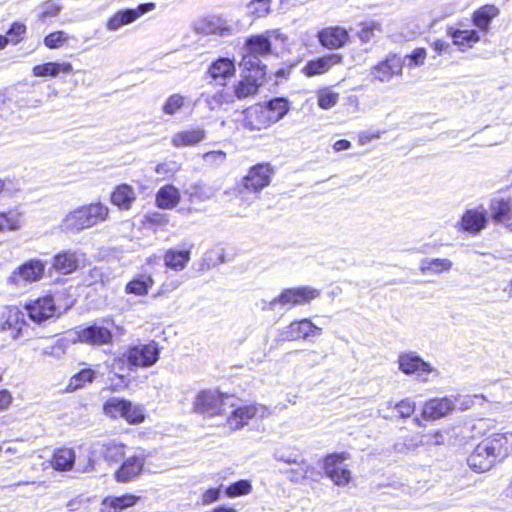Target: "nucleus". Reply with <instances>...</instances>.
I'll list each match as a JSON object with an SVG mask.
<instances>
[{
    "mask_svg": "<svg viewBox=\"0 0 512 512\" xmlns=\"http://www.w3.org/2000/svg\"><path fill=\"white\" fill-rule=\"evenodd\" d=\"M453 262L447 258H424L420 262L419 270L422 274H441L449 272Z\"/></svg>",
    "mask_w": 512,
    "mask_h": 512,
    "instance_id": "obj_29",
    "label": "nucleus"
},
{
    "mask_svg": "<svg viewBox=\"0 0 512 512\" xmlns=\"http://www.w3.org/2000/svg\"><path fill=\"white\" fill-rule=\"evenodd\" d=\"M159 347L155 341L130 347L123 355L134 367H150L159 359Z\"/></svg>",
    "mask_w": 512,
    "mask_h": 512,
    "instance_id": "obj_9",
    "label": "nucleus"
},
{
    "mask_svg": "<svg viewBox=\"0 0 512 512\" xmlns=\"http://www.w3.org/2000/svg\"><path fill=\"white\" fill-rule=\"evenodd\" d=\"M135 199L134 189L127 184L119 185L111 195L112 203L123 210H128Z\"/></svg>",
    "mask_w": 512,
    "mask_h": 512,
    "instance_id": "obj_30",
    "label": "nucleus"
},
{
    "mask_svg": "<svg viewBox=\"0 0 512 512\" xmlns=\"http://www.w3.org/2000/svg\"><path fill=\"white\" fill-rule=\"evenodd\" d=\"M499 14V9L495 5H484L476 10L473 14V24L481 29L488 28L492 19Z\"/></svg>",
    "mask_w": 512,
    "mask_h": 512,
    "instance_id": "obj_35",
    "label": "nucleus"
},
{
    "mask_svg": "<svg viewBox=\"0 0 512 512\" xmlns=\"http://www.w3.org/2000/svg\"><path fill=\"white\" fill-rule=\"evenodd\" d=\"M178 170H179V165L175 161L160 163L155 168V171L157 174L165 175V176L173 175Z\"/></svg>",
    "mask_w": 512,
    "mask_h": 512,
    "instance_id": "obj_55",
    "label": "nucleus"
},
{
    "mask_svg": "<svg viewBox=\"0 0 512 512\" xmlns=\"http://www.w3.org/2000/svg\"><path fill=\"white\" fill-rule=\"evenodd\" d=\"M146 459L147 454L144 451L126 458L114 473L116 481L126 483L139 477L143 471Z\"/></svg>",
    "mask_w": 512,
    "mask_h": 512,
    "instance_id": "obj_13",
    "label": "nucleus"
},
{
    "mask_svg": "<svg viewBox=\"0 0 512 512\" xmlns=\"http://www.w3.org/2000/svg\"><path fill=\"white\" fill-rule=\"evenodd\" d=\"M25 30H26V27H25L24 24L15 22V23L12 24L11 28L7 32H9V33H12V32H25Z\"/></svg>",
    "mask_w": 512,
    "mask_h": 512,
    "instance_id": "obj_64",
    "label": "nucleus"
},
{
    "mask_svg": "<svg viewBox=\"0 0 512 512\" xmlns=\"http://www.w3.org/2000/svg\"><path fill=\"white\" fill-rule=\"evenodd\" d=\"M155 8L154 3L140 4L134 9H123L116 12L107 21V29L118 30L124 25H128L136 21L139 17Z\"/></svg>",
    "mask_w": 512,
    "mask_h": 512,
    "instance_id": "obj_17",
    "label": "nucleus"
},
{
    "mask_svg": "<svg viewBox=\"0 0 512 512\" xmlns=\"http://www.w3.org/2000/svg\"><path fill=\"white\" fill-rule=\"evenodd\" d=\"M78 263L76 253L65 251L54 257L53 267L63 274H69L77 269Z\"/></svg>",
    "mask_w": 512,
    "mask_h": 512,
    "instance_id": "obj_33",
    "label": "nucleus"
},
{
    "mask_svg": "<svg viewBox=\"0 0 512 512\" xmlns=\"http://www.w3.org/2000/svg\"><path fill=\"white\" fill-rule=\"evenodd\" d=\"M22 214L17 210L0 212V232L18 230L21 226Z\"/></svg>",
    "mask_w": 512,
    "mask_h": 512,
    "instance_id": "obj_41",
    "label": "nucleus"
},
{
    "mask_svg": "<svg viewBox=\"0 0 512 512\" xmlns=\"http://www.w3.org/2000/svg\"><path fill=\"white\" fill-rule=\"evenodd\" d=\"M240 66L243 68L242 74L244 75H255L256 71L259 69L262 72V79L266 74V66L261 64L257 55H254L248 51L243 55Z\"/></svg>",
    "mask_w": 512,
    "mask_h": 512,
    "instance_id": "obj_40",
    "label": "nucleus"
},
{
    "mask_svg": "<svg viewBox=\"0 0 512 512\" xmlns=\"http://www.w3.org/2000/svg\"><path fill=\"white\" fill-rule=\"evenodd\" d=\"M234 72V63L228 58H220L216 60L208 69V74L212 80L216 85L220 86H224L226 81L234 75Z\"/></svg>",
    "mask_w": 512,
    "mask_h": 512,
    "instance_id": "obj_25",
    "label": "nucleus"
},
{
    "mask_svg": "<svg viewBox=\"0 0 512 512\" xmlns=\"http://www.w3.org/2000/svg\"><path fill=\"white\" fill-rule=\"evenodd\" d=\"M398 367L406 375L416 374L421 382H429L439 376V371L424 361L415 352L402 353L398 357Z\"/></svg>",
    "mask_w": 512,
    "mask_h": 512,
    "instance_id": "obj_6",
    "label": "nucleus"
},
{
    "mask_svg": "<svg viewBox=\"0 0 512 512\" xmlns=\"http://www.w3.org/2000/svg\"><path fill=\"white\" fill-rule=\"evenodd\" d=\"M374 30H380V24L374 21L363 23L361 32H373Z\"/></svg>",
    "mask_w": 512,
    "mask_h": 512,
    "instance_id": "obj_61",
    "label": "nucleus"
},
{
    "mask_svg": "<svg viewBox=\"0 0 512 512\" xmlns=\"http://www.w3.org/2000/svg\"><path fill=\"white\" fill-rule=\"evenodd\" d=\"M263 108L268 112L272 124L282 119L289 110L288 102L284 98L272 99Z\"/></svg>",
    "mask_w": 512,
    "mask_h": 512,
    "instance_id": "obj_38",
    "label": "nucleus"
},
{
    "mask_svg": "<svg viewBox=\"0 0 512 512\" xmlns=\"http://www.w3.org/2000/svg\"><path fill=\"white\" fill-rule=\"evenodd\" d=\"M452 43H448L445 41H436L434 42V50L440 55L443 53H451L453 47H457L460 51H466L469 48H472L475 43H477L480 38L478 34H449Z\"/></svg>",
    "mask_w": 512,
    "mask_h": 512,
    "instance_id": "obj_20",
    "label": "nucleus"
},
{
    "mask_svg": "<svg viewBox=\"0 0 512 512\" xmlns=\"http://www.w3.org/2000/svg\"><path fill=\"white\" fill-rule=\"evenodd\" d=\"M262 72L258 69L255 75H241V80L234 86V93L238 99L254 96L262 85Z\"/></svg>",
    "mask_w": 512,
    "mask_h": 512,
    "instance_id": "obj_23",
    "label": "nucleus"
},
{
    "mask_svg": "<svg viewBox=\"0 0 512 512\" xmlns=\"http://www.w3.org/2000/svg\"><path fill=\"white\" fill-rule=\"evenodd\" d=\"M342 60L341 55L331 54L311 60L302 68V72L307 77H313L326 73L333 65L340 63Z\"/></svg>",
    "mask_w": 512,
    "mask_h": 512,
    "instance_id": "obj_26",
    "label": "nucleus"
},
{
    "mask_svg": "<svg viewBox=\"0 0 512 512\" xmlns=\"http://www.w3.org/2000/svg\"><path fill=\"white\" fill-rule=\"evenodd\" d=\"M461 228L471 234H478L487 224V213L483 208L467 210L461 218Z\"/></svg>",
    "mask_w": 512,
    "mask_h": 512,
    "instance_id": "obj_24",
    "label": "nucleus"
},
{
    "mask_svg": "<svg viewBox=\"0 0 512 512\" xmlns=\"http://www.w3.org/2000/svg\"><path fill=\"white\" fill-rule=\"evenodd\" d=\"M317 37L329 49L340 48L349 41V34H317Z\"/></svg>",
    "mask_w": 512,
    "mask_h": 512,
    "instance_id": "obj_45",
    "label": "nucleus"
},
{
    "mask_svg": "<svg viewBox=\"0 0 512 512\" xmlns=\"http://www.w3.org/2000/svg\"><path fill=\"white\" fill-rule=\"evenodd\" d=\"M71 40H75L74 34H47L44 43L50 49H57L71 44Z\"/></svg>",
    "mask_w": 512,
    "mask_h": 512,
    "instance_id": "obj_48",
    "label": "nucleus"
},
{
    "mask_svg": "<svg viewBox=\"0 0 512 512\" xmlns=\"http://www.w3.org/2000/svg\"><path fill=\"white\" fill-rule=\"evenodd\" d=\"M12 395L7 390H1L0 391V411L6 410L11 402H12Z\"/></svg>",
    "mask_w": 512,
    "mask_h": 512,
    "instance_id": "obj_60",
    "label": "nucleus"
},
{
    "mask_svg": "<svg viewBox=\"0 0 512 512\" xmlns=\"http://www.w3.org/2000/svg\"><path fill=\"white\" fill-rule=\"evenodd\" d=\"M216 194V189L212 186L196 183L190 187L189 197L190 200H197L198 202H205L211 199Z\"/></svg>",
    "mask_w": 512,
    "mask_h": 512,
    "instance_id": "obj_42",
    "label": "nucleus"
},
{
    "mask_svg": "<svg viewBox=\"0 0 512 512\" xmlns=\"http://www.w3.org/2000/svg\"><path fill=\"white\" fill-rule=\"evenodd\" d=\"M512 451V432L494 433L483 439L469 455L467 462L476 472H486Z\"/></svg>",
    "mask_w": 512,
    "mask_h": 512,
    "instance_id": "obj_1",
    "label": "nucleus"
},
{
    "mask_svg": "<svg viewBox=\"0 0 512 512\" xmlns=\"http://www.w3.org/2000/svg\"><path fill=\"white\" fill-rule=\"evenodd\" d=\"M350 146H351V143L348 140L341 139L334 143L333 148L336 151H343V150L350 148Z\"/></svg>",
    "mask_w": 512,
    "mask_h": 512,
    "instance_id": "obj_62",
    "label": "nucleus"
},
{
    "mask_svg": "<svg viewBox=\"0 0 512 512\" xmlns=\"http://www.w3.org/2000/svg\"><path fill=\"white\" fill-rule=\"evenodd\" d=\"M455 407L456 403L451 398H434L424 404L422 416L425 419H440L451 413Z\"/></svg>",
    "mask_w": 512,
    "mask_h": 512,
    "instance_id": "obj_21",
    "label": "nucleus"
},
{
    "mask_svg": "<svg viewBox=\"0 0 512 512\" xmlns=\"http://www.w3.org/2000/svg\"><path fill=\"white\" fill-rule=\"evenodd\" d=\"M125 456V445L114 440L96 441L90 446V452L86 464L80 460L76 463V470L82 473L95 471V464L103 459L108 463H117Z\"/></svg>",
    "mask_w": 512,
    "mask_h": 512,
    "instance_id": "obj_3",
    "label": "nucleus"
},
{
    "mask_svg": "<svg viewBox=\"0 0 512 512\" xmlns=\"http://www.w3.org/2000/svg\"><path fill=\"white\" fill-rule=\"evenodd\" d=\"M109 209L101 202L83 205L70 211L62 220L61 227L69 233H79L108 218Z\"/></svg>",
    "mask_w": 512,
    "mask_h": 512,
    "instance_id": "obj_2",
    "label": "nucleus"
},
{
    "mask_svg": "<svg viewBox=\"0 0 512 512\" xmlns=\"http://www.w3.org/2000/svg\"><path fill=\"white\" fill-rule=\"evenodd\" d=\"M109 325H113L110 321L95 322L94 324L81 328L77 331L80 342L89 345H106L112 342V331Z\"/></svg>",
    "mask_w": 512,
    "mask_h": 512,
    "instance_id": "obj_11",
    "label": "nucleus"
},
{
    "mask_svg": "<svg viewBox=\"0 0 512 512\" xmlns=\"http://www.w3.org/2000/svg\"><path fill=\"white\" fill-rule=\"evenodd\" d=\"M72 70V65L67 62H47L34 66L32 74L35 77H57L60 73L69 74Z\"/></svg>",
    "mask_w": 512,
    "mask_h": 512,
    "instance_id": "obj_27",
    "label": "nucleus"
},
{
    "mask_svg": "<svg viewBox=\"0 0 512 512\" xmlns=\"http://www.w3.org/2000/svg\"><path fill=\"white\" fill-rule=\"evenodd\" d=\"M75 452L71 448H60L55 451L52 460V466L58 471L70 470L75 464Z\"/></svg>",
    "mask_w": 512,
    "mask_h": 512,
    "instance_id": "obj_34",
    "label": "nucleus"
},
{
    "mask_svg": "<svg viewBox=\"0 0 512 512\" xmlns=\"http://www.w3.org/2000/svg\"><path fill=\"white\" fill-rule=\"evenodd\" d=\"M190 260V251H176L170 249L164 256V262L166 267L175 271L183 270Z\"/></svg>",
    "mask_w": 512,
    "mask_h": 512,
    "instance_id": "obj_37",
    "label": "nucleus"
},
{
    "mask_svg": "<svg viewBox=\"0 0 512 512\" xmlns=\"http://www.w3.org/2000/svg\"><path fill=\"white\" fill-rule=\"evenodd\" d=\"M267 414L268 410L263 405L238 407L230 412L227 423L232 430H239L248 424L250 419L264 418Z\"/></svg>",
    "mask_w": 512,
    "mask_h": 512,
    "instance_id": "obj_15",
    "label": "nucleus"
},
{
    "mask_svg": "<svg viewBox=\"0 0 512 512\" xmlns=\"http://www.w3.org/2000/svg\"><path fill=\"white\" fill-rule=\"evenodd\" d=\"M59 10H60V7L56 3L49 1L42 6V10L39 14V18L44 21L49 17L56 16L58 14Z\"/></svg>",
    "mask_w": 512,
    "mask_h": 512,
    "instance_id": "obj_56",
    "label": "nucleus"
},
{
    "mask_svg": "<svg viewBox=\"0 0 512 512\" xmlns=\"http://www.w3.org/2000/svg\"><path fill=\"white\" fill-rule=\"evenodd\" d=\"M44 272V265L38 260H31L14 271L9 280L16 286H25L39 280Z\"/></svg>",
    "mask_w": 512,
    "mask_h": 512,
    "instance_id": "obj_19",
    "label": "nucleus"
},
{
    "mask_svg": "<svg viewBox=\"0 0 512 512\" xmlns=\"http://www.w3.org/2000/svg\"><path fill=\"white\" fill-rule=\"evenodd\" d=\"M402 70L403 63H401V58L392 55L373 66L370 70V76L372 81L386 83L389 82L394 75H401Z\"/></svg>",
    "mask_w": 512,
    "mask_h": 512,
    "instance_id": "obj_18",
    "label": "nucleus"
},
{
    "mask_svg": "<svg viewBox=\"0 0 512 512\" xmlns=\"http://www.w3.org/2000/svg\"><path fill=\"white\" fill-rule=\"evenodd\" d=\"M180 200L178 189L172 185H166L159 189L156 195L158 207L162 209H171L175 207Z\"/></svg>",
    "mask_w": 512,
    "mask_h": 512,
    "instance_id": "obj_32",
    "label": "nucleus"
},
{
    "mask_svg": "<svg viewBox=\"0 0 512 512\" xmlns=\"http://www.w3.org/2000/svg\"><path fill=\"white\" fill-rule=\"evenodd\" d=\"M185 98L180 94L171 95L163 105L162 111L167 115H174L184 105Z\"/></svg>",
    "mask_w": 512,
    "mask_h": 512,
    "instance_id": "obj_54",
    "label": "nucleus"
},
{
    "mask_svg": "<svg viewBox=\"0 0 512 512\" xmlns=\"http://www.w3.org/2000/svg\"><path fill=\"white\" fill-rule=\"evenodd\" d=\"M426 55L427 53L424 48H416L411 54L401 58V63L408 68L419 67L424 64Z\"/></svg>",
    "mask_w": 512,
    "mask_h": 512,
    "instance_id": "obj_49",
    "label": "nucleus"
},
{
    "mask_svg": "<svg viewBox=\"0 0 512 512\" xmlns=\"http://www.w3.org/2000/svg\"><path fill=\"white\" fill-rule=\"evenodd\" d=\"M126 405L127 400L112 397L105 402L103 410L106 415L112 418H124Z\"/></svg>",
    "mask_w": 512,
    "mask_h": 512,
    "instance_id": "obj_43",
    "label": "nucleus"
},
{
    "mask_svg": "<svg viewBox=\"0 0 512 512\" xmlns=\"http://www.w3.org/2000/svg\"><path fill=\"white\" fill-rule=\"evenodd\" d=\"M153 285V280L150 276H141L138 279H134L130 281L126 285V292L135 295H146L148 293V289Z\"/></svg>",
    "mask_w": 512,
    "mask_h": 512,
    "instance_id": "obj_44",
    "label": "nucleus"
},
{
    "mask_svg": "<svg viewBox=\"0 0 512 512\" xmlns=\"http://www.w3.org/2000/svg\"><path fill=\"white\" fill-rule=\"evenodd\" d=\"M415 402L409 398L401 400L394 405V408L398 411L401 418H409L415 411ZM393 407L392 402H387V408Z\"/></svg>",
    "mask_w": 512,
    "mask_h": 512,
    "instance_id": "obj_53",
    "label": "nucleus"
},
{
    "mask_svg": "<svg viewBox=\"0 0 512 512\" xmlns=\"http://www.w3.org/2000/svg\"><path fill=\"white\" fill-rule=\"evenodd\" d=\"M322 329L313 324L309 319H302L290 323L280 332V339L283 341H295L307 339L310 336H319Z\"/></svg>",
    "mask_w": 512,
    "mask_h": 512,
    "instance_id": "obj_16",
    "label": "nucleus"
},
{
    "mask_svg": "<svg viewBox=\"0 0 512 512\" xmlns=\"http://www.w3.org/2000/svg\"><path fill=\"white\" fill-rule=\"evenodd\" d=\"M319 296L320 291L309 286L286 288L279 296L269 301L268 307H263V311H274L278 305L289 310L295 306L310 303Z\"/></svg>",
    "mask_w": 512,
    "mask_h": 512,
    "instance_id": "obj_5",
    "label": "nucleus"
},
{
    "mask_svg": "<svg viewBox=\"0 0 512 512\" xmlns=\"http://www.w3.org/2000/svg\"><path fill=\"white\" fill-rule=\"evenodd\" d=\"M0 327L2 331H10L13 339L23 336L27 327L25 312L16 306L6 307L1 315Z\"/></svg>",
    "mask_w": 512,
    "mask_h": 512,
    "instance_id": "obj_14",
    "label": "nucleus"
},
{
    "mask_svg": "<svg viewBox=\"0 0 512 512\" xmlns=\"http://www.w3.org/2000/svg\"><path fill=\"white\" fill-rule=\"evenodd\" d=\"M84 40L83 41H79V39H77L75 37V40H71V44H65L64 47H70L74 50H83L84 47H83V44H84Z\"/></svg>",
    "mask_w": 512,
    "mask_h": 512,
    "instance_id": "obj_63",
    "label": "nucleus"
},
{
    "mask_svg": "<svg viewBox=\"0 0 512 512\" xmlns=\"http://www.w3.org/2000/svg\"><path fill=\"white\" fill-rule=\"evenodd\" d=\"M206 133L203 129L181 131L173 135L171 143L175 147L193 146L205 139Z\"/></svg>",
    "mask_w": 512,
    "mask_h": 512,
    "instance_id": "obj_28",
    "label": "nucleus"
},
{
    "mask_svg": "<svg viewBox=\"0 0 512 512\" xmlns=\"http://www.w3.org/2000/svg\"><path fill=\"white\" fill-rule=\"evenodd\" d=\"M317 98L320 108L328 110L337 104L339 94L326 88L318 92Z\"/></svg>",
    "mask_w": 512,
    "mask_h": 512,
    "instance_id": "obj_51",
    "label": "nucleus"
},
{
    "mask_svg": "<svg viewBox=\"0 0 512 512\" xmlns=\"http://www.w3.org/2000/svg\"><path fill=\"white\" fill-rule=\"evenodd\" d=\"M25 310L27 311L29 319L37 324H41L60 315L58 308L55 306L54 299L51 296H44L27 303Z\"/></svg>",
    "mask_w": 512,
    "mask_h": 512,
    "instance_id": "obj_12",
    "label": "nucleus"
},
{
    "mask_svg": "<svg viewBox=\"0 0 512 512\" xmlns=\"http://www.w3.org/2000/svg\"><path fill=\"white\" fill-rule=\"evenodd\" d=\"M271 0H251L247 4V13L255 18L267 16L271 11Z\"/></svg>",
    "mask_w": 512,
    "mask_h": 512,
    "instance_id": "obj_46",
    "label": "nucleus"
},
{
    "mask_svg": "<svg viewBox=\"0 0 512 512\" xmlns=\"http://www.w3.org/2000/svg\"><path fill=\"white\" fill-rule=\"evenodd\" d=\"M94 379V371L91 369H83L79 373L71 377L68 384L70 391L82 388L86 383H91Z\"/></svg>",
    "mask_w": 512,
    "mask_h": 512,
    "instance_id": "obj_47",
    "label": "nucleus"
},
{
    "mask_svg": "<svg viewBox=\"0 0 512 512\" xmlns=\"http://www.w3.org/2000/svg\"><path fill=\"white\" fill-rule=\"evenodd\" d=\"M233 398L216 390H204L197 394L193 402V411L207 417L225 414L234 407Z\"/></svg>",
    "mask_w": 512,
    "mask_h": 512,
    "instance_id": "obj_4",
    "label": "nucleus"
},
{
    "mask_svg": "<svg viewBox=\"0 0 512 512\" xmlns=\"http://www.w3.org/2000/svg\"><path fill=\"white\" fill-rule=\"evenodd\" d=\"M220 496V489L218 488H211L205 491L202 495V503L204 505L211 504L218 500Z\"/></svg>",
    "mask_w": 512,
    "mask_h": 512,
    "instance_id": "obj_58",
    "label": "nucleus"
},
{
    "mask_svg": "<svg viewBox=\"0 0 512 512\" xmlns=\"http://www.w3.org/2000/svg\"><path fill=\"white\" fill-rule=\"evenodd\" d=\"M349 458L347 452L329 454L324 458V473L337 486H346L352 478L351 471L343 465Z\"/></svg>",
    "mask_w": 512,
    "mask_h": 512,
    "instance_id": "obj_7",
    "label": "nucleus"
},
{
    "mask_svg": "<svg viewBox=\"0 0 512 512\" xmlns=\"http://www.w3.org/2000/svg\"><path fill=\"white\" fill-rule=\"evenodd\" d=\"M252 486L248 480H239L233 484H231L226 489V494L230 498L247 495L251 492Z\"/></svg>",
    "mask_w": 512,
    "mask_h": 512,
    "instance_id": "obj_52",
    "label": "nucleus"
},
{
    "mask_svg": "<svg viewBox=\"0 0 512 512\" xmlns=\"http://www.w3.org/2000/svg\"><path fill=\"white\" fill-rule=\"evenodd\" d=\"M144 409L139 405H133L130 401H127L124 418L130 424H139L144 421Z\"/></svg>",
    "mask_w": 512,
    "mask_h": 512,
    "instance_id": "obj_50",
    "label": "nucleus"
},
{
    "mask_svg": "<svg viewBox=\"0 0 512 512\" xmlns=\"http://www.w3.org/2000/svg\"><path fill=\"white\" fill-rule=\"evenodd\" d=\"M493 219L510 225L512 222V198L496 200L491 204Z\"/></svg>",
    "mask_w": 512,
    "mask_h": 512,
    "instance_id": "obj_31",
    "label": "nucleus"
},
{
    "mask_svg": "<svg viewBox=\"0 0 512 512\" xmlns=\"http://www.w3.org/2000/svg\"><path fill=\"white\" fill-rule=\"evenodd\" d=\"M425 443L432 445H442L444 443V436L441 432L436 431L432 434L425 435Z\"/></svg>",
    "mask_w": 512,
    "mask_h": 512,
    "instance_id": "obj_59",
    "label": "nucleus"
},
{
    "mask_svg": "<svg viewBox=\"0 0 512 512\" xmlns=\"http://www.w3.org/2000/svg\"><path fill=\"white\" fill-rule=\"evenodd\" d=\"M137 499L136 496L129 494L120 497H109L102 503L103 510L106 512H121L123 509L133 506Z\"/></svg>",
    "mask_w": 512,
    "mask_h": 512,
    "instance_id": "obj_36",
    "label": "nucleus"
},
{
    "mask_svg": "<svg viewBox=\"0 0 512 512\" xmlns=\"http://www.w3.org/2000/svg\"><path fill=\"white\" fill-rule=\"evenodd\" d=\"M226 154L222 151H211L203 155L205 163L210 165H219L224 162Z\"/></svg>",
    "mask_w": 512,
    "mask_h": 512,
    "instance_id": "obj_57",
    "label": "nucleus"
},
{
    "mask_svg": "<svg viewBox=\"0 0 512 512\" xmlns=\"http://www.w3.org/2000/svg\"><path fill=\"white\" fill-rule=\"evenodd\" d=\"M245 50L263 56L270 53L271 43L263 34L252 36L247 40Z\"/></svg>",
    "mask_w": 512,
    "mask_h": 512,
    "instance_id": "obj_39",
    "label": "nucleus"
},
{
    "mask_svg": "<svg viewBox=\"0 0 512 512\" xmlns=\"http://www.w3.org/2000/svg\"><path fill=\"white\" fill-rule=\"evenodd\" d=\"M237 123L239 128L251 132L260 131L272 125L268 112L261 104L245 109L237 119Z\"/></svg>",
    "mask_w": 512,
    "mask_h": 512,
    "instance_id": "obj_10",
    "label": "nucleus"
},
{
    "mask_svg": "<svg viewBox=\"0 0 512 512\" xmlns=\"http://www.w3.org/2000/svg\"><path fill=\"white\" fill-rule=\"evenodd\" d=\"M273 170L269 164H257L250 168L248 174L242 179L241 199H244L245 191L259 193L271 182Z\"/></svg>",
    "mask_w": 512,
    "mask_h": 512,
    "instance_id": "obj_8",
    "label": "nucleus"
},
{
    "mask_svg": "<svg viewBox=\"0 0 512 512\" xmlns=\"http://www.w3.org/2000/svg\"><path fill=\"white\" fill-rule=\"evenodd\" d=\"M195 32H229L232 27L221 15L208 14L198 17L193 23Z\"/></svg>",
    "mask_w": 512,
    "mask_h": 512,
    "instance_id": "obj_22",
    "label": "nucleus"
}]
</instances>
